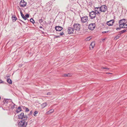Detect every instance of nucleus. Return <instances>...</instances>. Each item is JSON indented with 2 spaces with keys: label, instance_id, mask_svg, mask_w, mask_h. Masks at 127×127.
Returning a JSON list of instances; mask_svg holds the SVG:
<instances>
[{
  "label": "nucleus",
  "instance_id": "nucleus-9",
  "mask_svg": "<svg viewBox=\"0 0 127 127\" xmlns=\"http://www.w3.org/2000/svg\"><path fill=\"white\" fill-rule=\"evenodd\" d=\"M82 22L84 23L86 22L88 20V17L87 16L82 17L81 18Z\"/></svg>",
  "mask_w": 127,
  "mask_h": 127
},
{
  "label": "nucleus",
  "instance_id": "nucleus-43",
  "mask_svg": "<svg viewBox=\"0 0 127 127\" xmlns=\"http://www.w3.org/2000/svg\"><path fill=\"white\" fill-rule=\"evenodd\" d=\"M39 28H42V29L43 28V27L42 26H40L39 27Z\"/></svg>",
  "mask_w": 127,
  "mask_h": 127
},
{
  "label": "nucleus",
  "instance_id": "nucleus-10",
  "mask_svg": "<svg viewBox=\"0 0 127 127\" xmlns=\"http://www.w3.org/2000/svg\"><path fill=\"white\" fill-rule=\"evenodd\" d=\"M74 30L73 28L71 27H68V34H70L73 33Z\"/></svg>",
  "mask_w": 127,
  "mask_h": 127
},
{
  "label": "nucleus",
  "instance_id": "nucleus-17",
  "mask_svg": "<svg viewBox=\"0 0 127 127\" xmlns=\"http://www.w3.org/2000/svg\"><path fill=\"white\" fill-rule=\"evenodd\" d=\"M20 13L21 14V16L25 20H26L27 19V18H26V17H25V16H24V15L22 13L21 11H20Z\"/></svg>",
  "mask_w": 127,
  "mask_h": 127
},
{
  "label": "nucleus",
  "instance_id": "nucleus-34",
  "mask_svg": "<svg viewBox=\"0 0 127 127\" xmlns=\"http://www.w3.org/2000/svg\"><path fill=\"white\" fill-rule=\"evenodd\" d=\"M59 34L60 35L62 36L64 34V33L63 32H62L59 33Z\"/></svg>",
  "mask_w": 127,
  "mask_h": 127
},
{
  "label": "nucleus",
  "instance_id": "nucleus-31",
  "mask_svg": "<svg viewBox=\"0 0 127 127\" xmlns=\"http://www.w3.org/2000/svg\"><path fill=\"white\" fill-rule=\"evenodd\" d=\"M38 113V111H35V112H34L33 115L34 116H36V114H37Z\"/></svg>",
  "mask_w": 127,
  "mask_h": 127
},
{
  "label": "nucleus",
  "instance_id": "nucleus-2",
  "mask_svg": "<svg viewBox=\"0 0 127 127\" xmlns=\"http://www.w3.org/2000/svg\"><path fill=\"white\" fill-rule=\"evenodd\" d=\"M80 25L79 24L75 23L73 25L74 30L78 32L80 28Z\"/></svg>",
  "mask_w": 127,
  "mask_h": 127
},
{
  "label": "nucleus",
  "instance_id": "nucleus-41",
  "mask_svg": "<svg viewBox=\"0 0 127 127\" xmlns=\"http://www.w3.org/2000/svg\"><path fill=\"white\" fill-rule=\"evenodd\" d=\"M32 111H31L30 112V114H29V115L30 114V115H31L32 114Z\"/></svg>",
  "mask_w": 127,
  "mask_h": 127
},
{
  "label": "nucleus",
  "instance_id": "nucleus-23",
  "mask_svg": "<svg viewBox=\"0 0 127 127\" xmlns=\"http://www.w3.org/2000/svg\"><path fill=\"white\" fill-rule=\"evenodd\" d=\"M120 37V36L118 35H117L114 38V40H116L118 39Z\"/></svg>",
  "mask_w": 127,
  "mask_h": 127
},
{
  "label": "nucleus",
  "instance_id": "nucleus-40",
  "mask_svg": "<svg viewBox=\"0 0 127 127\" xmlns=\"http://www.w3.org/2000/svg\"><path fill=\"white\" fill-rule=\"evenodd\" d=\"M102 68L103 69H109L108 68H107L106 67H103Z\"/></svg>",
  "mask_w": 127,
  "mask_h": 127
},
{
  "label": "nucleus",
  "instance_id": "nucleus-45",
  "mask_svg": "<svg viewBox=\"0 0 127 127\" xmlns=\"http://www.w3.org/2000/svg\"><path fill=\"white\" fill-rule=\"evenodd\" d=\"M23 109H25V108H24L23 107Z\"/></svg>",
  "mask_w": 127,
  "mask_h": 127
},
{
  "label": "nucleus",
  "instance_id": "nucleus-30",
  "mask_svg": "<svg viewBox=\"0 0 127 127\" xmlns=\"http://www.w3.org/2000/svg\"><path fill=\"white\" fill-rule=\"evenodd\" d=\"M119 28H117L116 29V30H120L121 28H122V27H121V26H120V25H119Z\"/></svg>",
  "mask_w": 127,
  "mask_h": 127
},
{
  "label": "nucleus",
  "instance_id": "nucleus-22",
  "mask_svg": "<svg viewBox=\"0 0 127 127\" xmlns=\"http://www.w3.org/2000/svg\"><path fill=\"white\" fill-rule=\"evenodd\" d=\"M126 30L124 29L123 30H122L119 32L120 34L126 32Z\"/></svg>",
  "mask_w": 127,
  "mask_h": 127
},
{
  "label": "nucleus",
  "instance_id": "nucleus-37",
  "mask_svg": "<svg viewBox=\"0 0 127 127\" xmlns=\"http://www.w3.org/2000/svg\"><path fill=\"white\" fill-rule=\"evenodd\" d=\"M6 77H9V75H8V74H7L6 76H5V78H6Z\"/></svg>",
  "mask_w": 127,
  "mask_h": 127
},
{
  "label": "nucleus",
  "instance_id": "nucleus-21",
  "mask_svg": "<svg viewBox=\"0 0 127 127\" xmlns=\"http://www.w3.org/2000/svg\"><path fill=\"white\" fill-rule=\"evenodd\" d=\"M99 7H96L95 8V11L98 12L99 11Z\"/></svg>",
  "mask_w": 127,
  "mask_h": 127
},
{
  "label": "nucleus",
  "instance_id": "nucleus-24",
  "mask_svg": "<svg viewBox=\"0 0 127 127\" xmlns=\"http://www.w3.org/2000/svg\"><path fill=\"white\" fill-rule=\"evenodd\" d=\"M22 107H23L24 108H25L26 109V110H25L26 112H28L29 111V109L28 108L26 107L25 106H23V107L22 106Z\"/></svg>",
  "mask_w": 127,
  "mask_h": 127
},
{
  "label": "nucleus",
  "instance_id": "nucleus-27",
  "mask_svg": "<svg viewBox=\"0 0 127 127\" xmlns=\"http://www.w3.org/2000/svg\"><path fill=\"white\" fill-rule=\"evenodd\" d=\"M70 74H64V76L65 77H69L70 76Z\"/></svg>",
  "mask_w": 127,
  "mask_h": 127
},
{
  "label": "nucleus",
  "instance_id": "nucleus-1",
  "mask_svg": "<svg viewBox=\"0 0 127 127\" xmlns=\"http://www.w3.org/2000/svg\"><path fill=\"white\" fill-rule=\"evenodd\" d=\"M27 119H22L19 122L18 125L19 127H26L28 125V122L26 121Z\"/></svg>",
  "mask_w": 127,
  "mask_h": 127
},
{
  "label": "nucleus",
  "instance_id": "nucleus-38",
  "mask_svg": "<svg viewBox=\"0 0 127 127\" xmlns=\"http://www.w3.org/2000/svg\"><path fill=\"white\" fill-rule=\"evenodd\" d=\"M3 82V81L0 79V83H2Z\"/></svg>",
  "mask_w": 127,
  "mask_h": 127
},
{
  "label": "nucleus",
  "instance_id": "nucleus-20",
  "mask_svg": "<svg viewBox=\"0 0 127 127\" xmlns=\"http://www.w3.org/2000/svg\"><path fill=\"white\" fill-rule=\"evenodd\" d=\"M47 105V103H43L41 105V106L42 107V108H43L44 107H45Z\"/></svg>",
  "mask_w": 127,
  "mask_h": 127
},
{
  "label": "nucleus",
  "instance_id": "nucleus-12",
  "mask_svg": "<svg viewBox=\"0 0 127 127\" xmlns=\"http://www.w3.org/2000/svg\"><path fill=\"white\" fill-rule=\"evenodd\" d=\"M11 100L10 99L9 100L7 99H5L3 101V104H7L8 103L10 102Z\"/></svg>",
  "mask_w": 127,
  "mask_h": 127
},
{
  "label": "nucleus",
  "instance_id": "nucleus-3",
  "mask_svg": "<svg viewBox=\"0 0 127 127\" xmlns=\"http://www.w3.org/2000/svg\"><path fill=\"white\" fill-rule=\"evenodd\" d=\"M18 116V119H27L28 118V116L27 115H24V113L23 112L21 113L20 114H19Z\"/></svg>",
  "mask_w": 127,
  "mask_h": 127
},
{
  "label": "nucleus",
  "instance_id": "nucleus-42",
  "mask_svg": "<svg viewBox=\"0 0 127 127\" xmlns=\"http://www.w3.org/2000/svg\"><path fill=\"white\" fill-rule=\"evenodd\" d=\"M20 20L23 23H24V24H25V23L24 22V21H22V20Z\"/></svg>",
  "mask_w": 127,
  "mask_h": 127
},
{
  "label": "nucleus",
  "instance_id": "nucleus-39",
  "mask_svg": "<svg viewBox=\"0 0 127 127\" xmlns=\"http://www.w3.org/2000/svg\"><path fill=\"white\" fill-rule=\"evenodd\" d=\"M51 94V93H47V95H50Z\"/></svg>",
  "mask_w": 127,
  "mask_h": 127
},
{
  "label": "nucleus",
  "instance_id": "nucleus-4",
  "mask_svg": "<svg viewBox=\"0 0 127 127\" xmlns=\"http://www.w3.org/2000/svg\"><path fill=\"white\" fill-rule=\"evenodd\" d=\"M89 15L90 19H93L96 17V12L94 11H92L89 12Z\"/></svg>",
  "mask_w": 127,
  "mask_h": 127
},
{
  "label": "nucleus",
  "instance_id": "nucleus-46",
  "mask_svg": "<svg viewBox=\"0 0 127 127\" xmlns=\"http://www.w3.org/2000/svg\"><path fill=\"white\" fill-rule=\"evenodd\" d=\"M108 73V74H111V73Z\"/></svg>",
  "mask_w": 127,
  "mask_h": 127
},
{
  "label": "nucleus",
  "instance_id": "nucleus-33",
  "mask_svg": "<svg viewBox=\"0 0 127 127\" xmlns=\"http://www.w3.org/2000/svg\"><path fill=\"white\" fill-rule=\"evenodd\" d=\"M100 13L99 12V11L97 12H96V14L98 15V16L99 15Z\"/></svg>",
  "mask_w": 127,
  "mask_h": 127
},
{
  "label": "nucleus",
  "instance_id": "nucleus-6",
  "mask_svg": "<svg viewBox=\"0 0 127 127\" xmlns=\"http://www.w3.org/2000/svg\"><path fill=\"white\" fill-rule=\"evenodd\" d=\"M126 21L127 20L126 19H124L120 20L119 21V24L120 26L122 25L124 26L125 25V21Z\"/></svg>",
  "mask_w": 127,
  "mask_h": 127
},
{
  "label": "nucleus",
  "instance_id": "nucleus-44",
  "mask_svg": "<svg viewBox=\"0 0 127 127\" xmlns=\"http://www.w3.org/2000/svg\"><path fill=\"white\" fill-rule=\"evenodd\" d=\"M41 32H42V33H43H43H44V32H42V31H41Z\"/></svg>",
  "mask_w": 127,
  "mask_h": 127
},
{
  "label": "nucleus",
  "instance_id": "nucleus-18",
  "mask_svg": "<svg viewBox=\"0 0 127 127\" xmlns=\"http://www.w3.org/2000/svg\"><path fill=\"white\" fill-rule=\"evenodd\" d=\"M54 111V110L53 109L50 110L49 111H47V114H49L53 113Z\"/></svg>",
  "mask_w": 127,
  "mask_h": 127
},
{
  "label": "nucleus",
  "instance_id": "nucleus-29",
  "mask_svg": "<svg viewBox=\"0 0 127 127\" xmlns=\"http://www.w3.org/2000/svg\"><path fill=\"white\" fill-rule=\"evenodd\" d=\"M91 38H90V37H88L86 39V41H89Z\"/></svg>",
  "mask_w": 127,
  "mask_h": 127
},
{
  "label": "nucleus",
  "instance_id": "nucleus-19",
  "mask_svg": "<svg viewBox=\"0 0 127 127\" xmlns=\"http://www.w3.org/2000/svg\"><path fill=\"white\" fill-rule=\"evenodd\" d=\"M7 82L9 84H11L12 83V80L9 78H8L7 80Z\"/></svg>",
  "mask_w": 127,
  "mask_h": 127
},
{
  "label": "nucleus",
  "instance_id": "nucleus-25",
  "mask_svg": "<svg viewBox=\"0 0 127 127\" xmlns=\"http://www.w3.org/2000/svg\"><path fill=\"white\" fill-rule=\"evenodd\" d=\"M126 23H125V25L124 26H123L122 27V28H127V24H126Z\"/></svg>",
  "mask_w": 127,
  "mask_h": 127
},
{
  "label": "nucleus",
  "instance_id": "nucleus-16",
  "mask_svg": "<svg viewBox=\"0 0 127 127\" xmlns=\"http://www.w3.org/2000/svg\"><path fill=\"white\" fill-rule=\"evenodd\" d=\"M22 109L21 107L20 106L18 107L17 110H16V112L17 113H19L21 111Z\"/></svg>",
  "mask_w": 127,
  "mask_h": 127
},
{
  "label": "nucleus",
  "instance_id": "nucleus-35",
  "mask_svg": "<svg viewBox=\"0 0 127 127\" xmlns=\"http://www.w3.org/2000/svg\"><path fill=\"white\" fill-rule=\"evenodd\" d=\"M60 37V36H59V35L56 36H55L54 38H59Z\"/></svg>",
  "mask_w": 127,
  "mask_h": 127
},
{
  "label": "nucleus",
  "instance_id": "nucleus-32",
  "mask_svg": "<svg viewBox=\"0 0 127 127\" xmlns=\"http://www.w3.org/2000/svg\"><path fill=\"white\" fill-rule=\"evenodd\" d=\"M25 17L26 18H28L29 17V15L28 14H26L25 15Z\"/></svg>",
  "mask_w": 127,
  "mask_h": 127
},
{
  "label": "nucleus",
  "instance_id": "nucleus-36",
  "mask_svg": "<svg viewBox=\"0 0 127 127\" xmlns=\"http://www.w3.org/2000/svg\"><path fill=\"white\" fill-rule=\"evenodd\" d=\"M108 31H105V32H102V33H107L108 32Z\"/></svg>",
  "mask_w": 127,
  "mask_h": 127
},
{
  "label": "nucleus",
  "instance_id": "nucleus-28",
  "mask_svg": "<svg viewBox=\"0 0 127 127\" xmlns=\"http://www.w3.org/2000/svg\"><path fill=\"white\" fill-rule=\"evenodd\" d=\"M43 21V20L42 19H41L39 20V23H41Z\"/></svg>",
  "mask_w": 127,
  "mask_h": 127
},
{
  "label": "nucleus",
  "instance_id": "nucleus-14",
  "mask_svg": "<svg viewBox=\"0 0 127 127\" xmlns=\"http://www.w3.org/2000/svg\"><path fill=\"white\" fill-rule=\"evenodd\" d=\"M12 19L13 22H15L17 19V18L15 15H12Z\"/></svg>",
  "mask_w": 127,
  "mask_h": 127
},
{
  "label": "nucleus",
  "instance_id": "nucleus-8",
  "mask_svg": "<svg viewBox=\"0 0 127 127\" xmlns=\"http://www.w3.org/2000/svg\"><path fill=\"white\" fill-rule=\"evenodd\" d=\"M20 4L21 7H24L26 6L27 2L24 0H21L20 2Z\"/></svg>",
  "mask_w": 127,
  "mask_h": 127
},
{
  "label": "nucleus",
  "instance_id": "nucleus-7",
  "mask_svg": "<svg viewBox=\"0 0 127 127\" xmlns=\"http://www.w3.org/2000/svg\"><path fill=\"white\" fill-rule=\"evenodd\" d=\"M95 23L89 24L88 27V29L91 30H94L95 28Z\"/></svg>",
  "mask_w": 127,
  "mask_h": 127
},
{
  "label": "nucleus",
  "instance_id": "nucleus-15",
  "mask_svg": "<svg viewBox=\"0 0 127 127\" xmlns=\"http://www.w3.org/2000/svg\"><path fill=\"white\" fill-rule=\"evenodd\" d=\"M95 42H91L90 46V48L92 47L93 49L95 45Z\"/></svg>",
  "mask_w": 127,
  "mask_h": 127
},
{
  "label": "nucleus",
  "instance_id": "nucleus-5",
  "mask_svg": "<svg viewBox=\"0 0 127 127\" xmlns=\"http://www.w3.org/2000/svg\"><path fill=\"white\" fill-rule=\"evenodd\" d=\"M99 11L101 12H104L107 9V7L105 5H102L99 7Z\"/></svg>",
  "mask_w": 127,
  "mask_h": 127
},
{
  "label": "nucleus",
  "instance_id": "nucleus-26",
  "mask_svg": "<svg viewBox=\"0 0 127 127\" xmlns=\"http://www.w3.org/2000/svg\"><path fill=\"white\" fill-rule=\"evenodd\" d=\"M30 21L33 24L35 22L34 21L32 18L31 19Z\"/></svg>",
  "mask_w": 127,
  "mask_h": 127
},
{
  "label": "nucleus",
  "instance_id": "nucleus-11",
  "mask_svg": "<svg viewBox=\"0 0 127 127\" xmlns=\"http://www.w3.org/2000/svg\"><path fill=\"white\" fill-rule=\"evenodd\" d=\"M114 20H111L106 22L107 24L109 26H112L114 23Z\"/></svg>",
  "mask_w": 127,
  "mask_h": 127
},
{
  "label": "nucleus",
  "instance_id": "nucleus-13",
  "mask_svg": "<svg viewBox=\"0 0 127 127\" xmlns=\"http://www.w3.org/2000/svg\"><path fill=\"white\" fill-rule=\"evenodd\" d=\"M55 29L56 31H60L63 29V28L62 27L60 26H56Z\"/></svg>",
  "mask_w": 127,
  "mask_h": 127
}]
</instances>
